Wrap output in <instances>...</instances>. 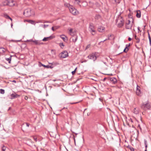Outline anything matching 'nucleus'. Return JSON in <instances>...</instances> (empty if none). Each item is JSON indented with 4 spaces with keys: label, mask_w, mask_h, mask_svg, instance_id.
I'll list each match as a JSON object with an SVG mask.
<instances>
[{
    "label": "nucleus",
    "mask_w": 151,
    "mask_h": 151,
    "mask_svg": "<svg viewBox=\"0 0 151 151\" xmlns=\"http://www.w3.org/2000/svg\"><path fill=\"white\" fill-rule=\"evenodd\" d=\"M38 65L40 67L42 66L44 67L45 68H53V67L50 66L49 65H45L44 64H42L40 62H38Z\"/></svg>",
    "instance_id": "obj_9"
},
{
    "label": "nucleus",
    "mask_w": 151,
    "mask_h": 151,
    "mask_svg": "<svg viewBox=\"0 0 151 151\" xmlns=\"http://www.w3.org/2000/svg\"><path fill=\"white\" fill-rule=\"evenodd\" d=\"M60 58H65L67 57L68 55L66 51H63L60 54Z\"/></svg>",
    "instance_id": "obj_6"
},
{
    "label": "nucleus",
    "mask_w": 151,
    "mask_h": 151,
    "mask_svg": "<svg viewBox=\"0 0 151 151\" xmlns=\"http://www.w3.org/2000/svg\"><path fill=\"white\" fill-rule=\"evenodd\" d=\"M54 27L55 30L56 29H58L60 27L58 26H54Z\"/></svg>",
    "instance_id": "obj_34"
},
{
    "label": "nucleus",
    "mask_w": 151,
    "mask_h": 151,
    "mask_svg": "<svg viewBox=\"0 0 151 151\" xmlns=\"http://www.w3.org/2000/svg\"><path fill=\"white\" fill-rule=\"evenodd\" d=\"M115 2L117 4H119L121 0H114Z\"/></svg>",
    "instance_id": "obj_37"
},
{
    "label": "nucleus",
    "mask_w": 151,
    "mask_h": 151,
    "mask_svg": "<svg viewBox=\"0 0 151 151\" xmlns=\"http://www.w3.org/2000/svg\"><path fill=\"white\" fill-rule=\"evenodd\" d=\"M5 93V91L4 90L2 89H0V93L2 94H4Z\"/></svg>",
    "instance_id": "obj_28"
},
{
    "label": "nucleus",
    "mask_w": 151,
    "mask_h": 151,
    "mask_svg": "<svg viewBox=\"0 0 151 151\" xmlns=\"http://www.w3.org/2000/svg\"><path fill=\"white\" fill-rule=\"evenodd\" d=\"M128 40L129 41H130L132 40V38H131L130 37H129L128 38Z\"/></svg>",
    "instance_id": "obj_51"
},
{
    "label": "nucleus",
    "mask_w": 151,
    "mask_h": 151,
    "mask_svg": "<svg viewBox=\"0 0 151 151\" xmlns=\"http://www.w3.org/2000/svg\"><path fill=\"white\" fill-rule=\"evenodd\" d=\"M139 112V109L138 108H135L134 109L133 112L134 113L136 114H138Z\"/></svg>",
    "instance_id": "obj_17"
},
{
    "label": "nucleus",
    "mask_w": 151,
    "mask_h": 151,
    "mask_svg": "<svg viewBox=\"0 0 151 151\" xmlns=\"http://www.w3.org/2000/svg\"><path fill=\"white\" fill-rule=\"evenodd\" d=\"M7 2L6 5L10 6H14L15 5L14 1L13 0H10L9 1H7Z\"/></svg>",
    "instance_id": "obj_11"
},
{
    "label": "nucleus",
    "mask_w": 151,
    "mask_h": 151,
    "mask_svg": "<svg viewBox=\"0 0 151 151\" xmlns=\"http://www.w3.org/2000/svg\"><path fill=\"white\" fill-rule=\"evenodd\" d=\"M9 19H10L11 21H12V19L10 17H9Z\"/></svg>",
    "instance_id": "obj_63"
},
{
    "label": "nucleus",
    "mask_w": 151,
    "mask_h": 151,
    "mask_svg": "<svg viewBox=\"0 0 151 151\" xmlns=\"http://www.w3.org/2000/svg\"><path fill=\"white\" fill-rule=\"evenodd\" d=\"M106 78H106V77L104 78L103 80V81H104L106 80Z\"/></svg>",
    "instance_id": "obj_54"
},
{
    "label": "nucleus",
    "mask_w": 151,
    "mask_h": 151,
    "mask_svg": "<svg viewBox=\"0 0 151 151\" xmlns=\"http://www.w3.org/2000/svg\"><path fill=\"white\" fill-rule=\"evenodd\" d=\"M52 30L53 31H55V28H54V27H52Z\"/></svg>",
    "instance_id": "obj_47"
},
{
    "label": "nucleus",
    "mask_w": 151,
    "mask_h": 151,
    "mask_svg": "<svg viewBox=\"0 0 151 151\" xmlns=\"http://www.w3.org/2000/svg\"><path fill=\"white\" fill-rule=\"evenodd\" d=\"M25 124H26V126L27 127H29L30 125V124L29 123H25Z\"/></svg>",
    "instance_id": "obj_48"
},
{
    "label": "nucleus",
    "mask_w": 151,
    "mask_h": 151,
    "mask_svg": "<svg viewBox=\"0 0 151 151\" xmlns=\"http://www.w3.org/2000/svg\"><path fill=\"white\" fill-rule=\"evenodd\" d=\"M77 68H76L75 69V70L74 71L72 72V73L73 75H74L75 73H76V70L77 69Z\"/></svg>",
    "instance_id": "obj_38"
},
{
    "label": "nucleus",
    "mask_w": 151,
    "mask_h": 151,
    "mask_svg": "<svg viewBox=\"0 0 151 151\" xmlns=\"http://www.w3.org/2000/svg\"><path fill=\"white\" fill-rule=\"evenodd\" d=\"M50 135L53 138H56V133H54L53 132H51L50 133Z\"/></svg>",
    "instance_id": "obj_21"
},
{
    "label": "nucleus",
    "mask_w": 151,
    "mask_h": 151,
    "mask_svg": "<svg viewBox=\"0 0 151 151\" xmlns=\"http://www.w3.org/2000/svg\"><path fill=\"white\" fill-rule=\"evenodd\" d=\"M149 40L150 42V46H151V39Z\"/></svg>",
    "instance_id": "obj_53"
},
{
    "label": "nucleus",
    "mask_w": 151,
    "mask_h": 151,
    "mask_svg": "<svg viewBox=\"0 0 151 151\" xmlns=\"http://www.w3.org/2000/svg\"><path fill=\"white\" fill-rule=\"evenodd\" d=\"M6 149V147L3 145L1 147V150L2 151H5Z\"/></svg>",
    "instance_id": "obj_29"
},
{
    "label": "nucleus",
    "mask_w": 151,
    "mask_h": 151,
    "mask_svg": "<svg viewBox=\"0 0 151 151\" xmlns=\"http://www.w3.org/2000/svg\"><path fill=\"white\" fill-rule=\"evenodd\" d=\"M130 44L129 43L128 44H127L126 45V47L123 50V52H127L129 50L128 47L130 46Z\"/></svg>",
    "instance_id": "obj_16"
},
{
    "label": "nucleus",
    "mask_w": 151,
    "mask_h": 151,
    "mask_svg": "<svg viewBox=\"0 0 151 151\" xmlns=\"http://www.w3.org/2000/svg\"><path fill=\"white\" fill-rule=\"evenodd\" d=\"M141 91L140 89H139V90H137V91H136V93L137 95L139 96H141Z\"/></svg>",
    "instance_id": "obj_20"
},
{
    "label": "nucleus",
    "mask_w": 151,
    "mask_h": 151,
    "mask_svg": "<svg viewBox=\"0 0 151 151\" xmlns=\"http://www.w3.org/2000/svg\"><path fill=\"white\" fill-rule=\"evenodd\" d=\"M28 97L27 96H25V97H24V99L25 100H27L28 99Z\"/></svg>",
    "instance_id": "obj_52"
},
{
    "label": "nucleus",
    "mask_w": 151,
    "mask_h": 151,
    "mask_svg": "<svg viewBox=\"0 0 151 151\" xmlns=\"http://www.w3.org/2000/svg\"><path fill=\"white\" fill-rule=\"evenodd\" d=\"M144 142L145 145V148H146L145 150L144 151H147V140L145 139L144 140Z\"/></svg>",
    "instance_id": "obj_25"
},
{
    "label": "nucleus",
    "mask_w": 151,
    "mask_h": 151,
    "mask_svg": "<svg viewBox=\"0 0 151 151\" xmlns=\"http://www.w3.org/2000/svg\"><path fill=\"white\" fill-rule=\"evenodd\" d=\"M127 148L129 149L131 151H134V148L132 147L131 146H130L128 145L127 146Z\"/></svg>",
    "instance_id": "obj_26"
},
{
    "label": "nucleus",
    "mask_w": 151,
    "mask_h": 151,
    "mask_svg": "<svg viewBox=\"0 0 151 151\" xmlns=\"http://www.w3.org/2000/svg\"><path fill=\"white\" fill-rule=\"evenodd\" d=\"M73 42H76L77 40V36L76 35L74 36L73 37Z\"/></svg>",
    "instance_id": "obj_24"
},
{
    "label": "nucleus",
    "mask_w": 151,
    "mask_h": 151,
    "mask_svg": "<svg viewBox=\"0 0 151 151\" xmlns=\"http://www.w3.org/2000/svg\"><path fill=\"white\" fill-rule=\"evenodd\" d=\"M48 26H49L48 25L44 24V28H45L46 27H47Z\"/></svg>",
    "instance_id": "obj_45"
},
{
    "label": "nucleus",
    "mask_w": 151,
    "mask_h": 151,
    "mask_svg": "<svg viewBox=\"0 0 151 151\" xmlns=\"http://www.w3.org/2000/svg\"><path fill=\"white\" fill-rule=\"evenodd\" d=\"M6 60L8 61L9 63H10L11 62V60L9 59V58H6Z\"/></svg>",
    "instance_id": "obj_35"
},
{
    "label": "nucleus",
    "mask_w": 151,
    "mask_h": 151,
    "mask_svg": "<svg viewBox=\"0 0 151 151\" xmlns=\"http://www.w3.org/2000/svg\"><path fill=\"white\" fill-rule=\"evenodd\" d=\"M55 38V36H54L51 35L50 37H44L42 40L43 41L45 42L49 40H52V39Z\"/></svg>",
    "instance_id": "obj_10"
},
{
    "label": "nucleus",
    "mask_w": 151,
    "mask_h": 151,
    "mask_svg": "<svg viewBox=\"0 0 151 151\" xmlns=\"http://www.w3.org/2000/svg\"><path fill=\"white\" fill-rule=\"evenodd\" d=\"M33 42L34 44L36 45H39L43 44V43L41 42V41L39 40H33Z\"/></svg>",
    "instance_id": "obj_13"
},
{
    "label": "nucleus",
    "mask_w": 151,
    "mask_h": 151,
    "mask_svg": "<svg viewBox=\"0 0 151 151\" xmlns=\"http://www.w3.org/2000/svg\"><path fill=\"white\" fill-rule=\"evenodd\" d=\"M60 46L62 48H63L64 46V45L63 43H60Z\"/></svg>",
    "instance_id": "obj_32"
},
{
    "label": "nucleus",
    "mask_w": 151,
    "mask_h": 151,
    "mask_svg": "<svg viewBox=\"0 0 151 151\" xmlns=\"http://www.w3.org/2000/svg\"><path fill=\"white\" fill-rule=\"evenodd\" d=\"M77 103H78V102L72 103H70V104H76Z\"/></svg>",
    "instance_id": "obj_58"
},
{
    "label": "nucleus",
    "mask_w": 151,
    "mask_h": 151,
    "mask_svg": "<svg viewBox=\"0 0 151 151\" xmlns=\"http://www.w3.org/2000/svg\"><path fill=\"white\" fill-rule=\"evenodd\" d=\"M130 20H128L127 22L125 24V27L127 29H131L132 25V24L130 23Z\"/></svg>",
    "instance_id": "obj_8"
},
{
    "label": "nucleus",
    "mask_w": 151,
    "mask_h": 151,
    "mask_svg": "<svg viewBox=\"0 0 151 151\" xmlns=\"http://www.w3.org/2000/svg\"><path fill=\"white\" fill-rule=\"evenodd\" d=\"M51 64L52 65H59V63L57 62H53Z\"/></svg>",
    "instance_id": "obj_31"
},
{
    "label": "nucleus",
    "mask_w": 151,
    "mask_h": 151,
    "mask_svg": "<svg viewBox=\"0 0 151 151\" xmlns=\"http://www.w3.org/2000/svg\"><path fill=\"white\" fill-rule=\"evenodd\" d=\"M60 37L65 42L67 40V39L66 38V36H65L64 35H61Z\"/></svg>",
    "instance_id": "obj_22"
},
{
    "label": "nucleus",
    "mask_w": 151,
    "mask_h": 151,
    "mask_svg": "<svg viewBox=\"0 0 151 151\" xmlns=\"http://www.w3.org/2000/svg\"><path fill=\"white\" fill-rule=\"evenodd\" d=\"M33 40L32 39H30V40H27L26 41V42H33Z\"/></svg>",
    "instance_id": "obj_40"
},
{
    "label": "nucleus",
    "mask_w": 151,
    "mask_h": 151,
    "mask_svg": "<svg viewBox=\"0 0 151 151\" xmlns=\"http://www.w3.org/2000/svg\"><path fill=\"white\" fill-rule=\"evenodd\" d=\"M138 37H137V36L136 35H134V38L135 39H136V38H137Z\"/></svg>",
    "instance_id": "obj_60"
},
{
    "label": "nucleus",
    "mask_w": 151,
    "mask_h": 151,
    "mask_svg": "<svg viewBox=\"0 0 151 151\" xmlns=\"http://www.w3.org/2000/svg\"><path fill=\"white\" fill-rule=\"evenodd\" d=\"M72 31H73V29H70V30H69V31L70 32V33H71L72 32Z\"/></svg>",
    "instance_id": "obj_55"
},
{
    "label": "nucleus",
    "mask_w": 151,
    "mask_h": 151,
    "mask_svg": "<svg viewBox=\"0 0 151 151\" xmlns=\"http://www.w3.org/2000/svg\"><path fill=\"white\" fill-rule=\"evenodd\" d=\"M96 53H93L92 54H90L88 56L87 58L89 59L93 60V61H95L97 59V57L96 56Z\"/></svg>",
    "instance_id": "obj_5"
},
{
    "label": "nucleus",
    "mask_w": 151,
    "mask_h": 151,
    "mask_svg": "<svg viewBox=\"0 0 151 151\" xmlns=\"http://www.w3.org/2000/svg\"><path fill=\"white\" fill-rule=\"evenodd\" d=\"M6 51V49L3 47H0V53L3 54Z\"/></svg>",
    "instance_id": "obj_18"
},
{
    "label": "nucleus",
    "mask_w": 151,
    "mask_h": 151,
    "mask_svg": "<svg viewBox=\"0 0 151 151\" xmlns=\"http://www.w3.org/2000/svg\"><path fill=\"white\" fill-rule=\"evenodd\" d=\"M129 123H123V125L124 126H126V127H127V125H129Z\"/></svg>",
    "instance_id": "obj_42"
},
{
    "label": "nucleus",
    "mask_w": 151,
    "mask_h": 151,
    "mask_svg": "<svg viewBox=\"0 0 151 151\" xmlns=\"http://www.w3.org/2000/svg\"><path fill=\"white\" fill-rule=\"evenodd\" d=\"M142 108L144 110H146L147 109H150L151 108V106L149 103H147L145 104H143L142 106Z\"/></svg>",
    "instance_id": "obj_7"
},
{
    "label": "nucleus",
    "mask_w": 151,
    "mask_h": 151,
    "mask_svg": "<svg viewBox=\"0 0 151 151\" xmlns=\"http://www.w3.org/2000/svg\"><path fill=\"white\" fill-rule=\"evenodd\" d=\"M135 46L136 47V48L138 49H139V47H138L136 45H135Z\"/></svg>",
    "instance_id": "obj_59"
},
{
    "label": "nucleus",
    "mask_w": 151,
    "mask_h": 151,
    "mask_svg": "<svg viewBox=\"0 0 151 151\" xmlns=\"http://www.w3.org/2000/svg\"><path fill=\"white\" fill-rule=\"evenodd\" d=\"M76 1H77V3L78 4L80 2V1L79 0H76Z\"/></svg>",
    "instance_id": "obj_57"
},
{
    "label": "nucleus",
    "mask_w": 151,
    "mask_h": 151,
    "mask_svg": "<svg viewBox=\"0 0 151 151\" xmlns=\"http://www.w3.org/2000/svg\"><path fill=\"white\" fill-rule=\"evenodd\" d=\"M99 101L101 102H102L103 101V99L101 98H99Z\"/></svg>",
    "instance_id": "obj_50"
},
{
    "label": "nucleus",
    "mask_w": 151,
    "mask_h": 151,
    "mask_svg": "<svg viewBox=\"0 0 151 151\" xmlns=\"http://www.w3.org/2000/svg\"><path fill=\"white\" fill-rule=\"evenodd\" d=\"M65 6L68 7L71 13L74 15H76L79 14V12L73 6L70 5L69 3H65Z\"/></svg>",
    "instance_id": "obj_1"
},
{
    "label": "nucleus",
    "mask_w": 151,
    "mask_h": 151,
    "mask_svg": "<svg viewBox=\"0 0 151 151\" xmlns=\"http://www.w3.org/2000/svg\"><path fill=\"white\" fill-rule=\"evenodd\" d=\"M105 40H110V38H109V37H108V38L106 39Z\"/></svg>",
    "instance_id": "obj_62"
},
{
    "label": "nucleus",
    "mask_w": 151,
    "mask_h": 151,
    "mask_svg": "<svg viewBox=\"0 0 151 151\" xmlns=\"http://www.w3.org/2000/svg\"><path fill=\"white\" fill-rule=\"evenodd\" d=\"M111 83L112 84H115L117 82V80L116 78L114 77L111 78H110Z\"/></svg>",
    "instance_id": "obj_12"
},
{
    "label": "nucleus",
    "mask_w": 151,
    "mask_h": 151,
    "mask_svg": "<svg viewBox=\"0 0 151 151\" xmlns=\"http://www.w3.org/2000/svg\"><path fill=\"white\" fill-rule=\"evenodd\" d=\"M138 128H139V129L141 131V130H142V128H141V127H140V124H138Z\"/></svg>",
    "instance_id": "obj_44"
},
{
    "label": "nucleus",
    "mask_w": 151,
    "mask_h": 151,
    "mask_svg": "<svg viewBox=\"0 0 151 151\" xmlns=\"http://www.w3.org/2000/svg\"><path fill=\"white\" fill-rule=\"evenodd\" d=\"M4 17L7 19H9V16L8 15L6 14H4Z\"/></svg>",
    "instance_id": "obj_30"
},
{
    "label": "nucleus",
    "mask_w": 151,
    "mask_h": 151,
    "mask_svg": "<svg viewBox=\"0 0 151 151\" xmlns=\"http://www.w3.org/2000/svg\"><path fill=\"white\" fill-rule=\"evenodd\" d=\"M106 41V40H104V41H101L100 43H101V42H105V41Z\"/></svg>",
    "instance_id": "obj_56"
},
{
    "label": "nucleus",
    "mask_w": 151,
    "mask_h": 151,
    "mask_svg": "<svg viewBox=\"0 0 151 151\" xmlns=\"http://www.w3.org/2000/svg\"><path fill=\"white\" fill-rule=\"evenodd\" d=\"M11 99H14L16 98H18L20 97V95L18 94H14V93L12 94L11 95Z\"/></svg>",
    "instance_id": "obj_15"
},
{
    "label": "nucleus",
    "mask_w": 151,
    "mask_h": 151,
    "mask_svg": "<svg viewBox=\"0 0 151 151\" xmlns=\"http://www.w3.org/2000/svg\"><path fill=\"white\" fill-rule=\"evenodd\" d=\"M23 14L26 17H28L34 14V13L32 10L28 8L24 10Z\"/></svg>",
    "instance_id": "obj_3"
},
{
    "label": "nucleus",
    "mask_w": 151,
    "mask_h": 151,
    "mask_svg": "<svg viewBox=\"0 0 151 151\" xmlns=\"http://www.w3.org/2000/svg\"><path fill=\"white\" fill-rule=\"evenodd\" d=\"M135 39L136 40V42L137 43H139V42L140 40H139V39L138 37L136 38V39Z\"/></svg>",
    "instance_id": "obj_33"
},
{
    "label": "nucleus",
    "mask_w": 151,
    "mask_h": 151,
    "mask_svg": "<svg viewBox=\"0 0 151 151\" xmlns=\"http://www.w3.org/2000/svg\"><path fill=\"white\" fill-rule=\"evenodd\" d=\"M137 29H138V32H141V31L140 29V27H137Z\"/></svg>",
    "instance_id": "obj_43"
},
{
    "label": "nucleus",
    "mask_w": 151,
    "mask_h": 151,
    "mask_svg": "<svg viewBox=\"0 0 151 151\" xmlns=\"http://www.w3.org/2000/svg\"><path fill=\"white\" fill-rule=\"evenodd\" d=\"M89 30L90 32H91L93 35H94L96 34V31L94 29V27L92 23H90L89 24Z\"/></svg>",
    "instance_id": "obj_4"
},
{
    "label": "nucleus",
    "mask_w": 151,
    "mask_h": 151,
    "mask_svg": "<svg viewBox=\"0 0 151 151\" xmlns=\"http://www.w3.org/2000/svg\"><path fill=\"white\" fill-rule=\"evenodd\" d=\"M90 45H88L87 46L86 48V49L90 47Z\"/></svg>",
    "instance_id": "obj_46"
},
{
    "label": "nucleus",
    "mask_w": 151,
    "mask_h": 151,
    "mask_svg": "<svg viewBox=\"0 0 151 151\" xmlns=\"http://www.w3.org/2000/svg\"><path fill=\"white\" fill-rule=\"evenodd\" d=\"M143 43H144V42H142H142H141V46H142L143 45Z\"/></svg>",
    "instance_id": "obj_61"
},
{
    "label": "nucleus",
    "mask_w": 151,
    "mask_h": 151,
    "mask_svg": "<svg viewBox=\"0 0 151 151\" xmlns=\"http://www.w3.org/2000/svg\"><path fill=\"white\" fill-rule=\"evenodd\" d=\"M141 12L139 10H137L136 11V16L137 17L139 18L141 17Z\"/></svg>",
    "instance_id": "obj_19"
},
{
    "label": "nucleus",
    "mask_w": 151,
    "mask_h": 151,
    "mask_svg": "<svg viewBox=\"0 0 151 151\" xmlns=\"http://www.w3.org/2000/svg\"><path fill=\"white\" fill-rule=\"evenodd\" d=\"M101 18V16L99 14H96L95 15V18L96 19L98 20Z\"/></svg>",
    "instance_id": "obj_23"
},
{
    "label": "nucleus",
    "mask_w": 151,
    "mask_h": 151,
    "mask_svg": "<svg viewBox=\"0 0 151 151\" xmlns=\"http://www.w3.org/2000/svg\"><path fill=\"white\" fill-rule=\"evenodd\" d=\"M140 88V87L138 85H137V87H136V91H137V90H139V88Z\"/></svg>",
    "instance_id": "obj_41"
},
{
    "label": "nucleus",
    "mask_w": 151,
    "mask_h": 151,
    "mask_svg": "<svg viewBox=\"0 0 151 151\" xmlns=\"http://www.w3.org/2000/svg\"><path fill=\"white\" fill-rule=\"evenodd\" d=\"M120 15L121 14L118 15V17H117L116 19V23H118V26L119 27H121L123 26L124 22V20Z\"/></svg>",
    "instance_id": "obj_2"
},
{
    "label": "nucleus",
    "mask_w": 151,
    "mask_h": 151,
    "mask_svg": "<svg viewBox=\"0 0 151 151\" xmlns=\"http://www.w3.org/2000/svg\"><path fill=\"white\" fill-rule=\"evenodd\" d=\"M11 41L13 42H20V40H11Z\"/></svg>",
    "instance_id": "obj_36"
},
{
    "label": "nucleus",
    "mask_w": 151,
    "mask_h": 151,
    "mask_svg": "<svg viewBox=\"0 0 151 151\" xmlns=\"http://www.w3.org/2000/svg\"><path fill=\"white\" fill-rule=\"evenodd\" d=\"M33 139L36 142L37 141V138L36 137H33Z\"/></svg>",
    "instance_id": "obj_39"
},
{
    "label": "nucleus",
    "mask_w": 151,
    "mask_h": 151,
    "mask_svg": "<svg viewBox=\"0 0 151 151\" xmlns=\"http://www.w3.org/2000/svg\"><path fill=\"white\" fill-rule=\"evenodd\" d=\"M87 61V60H83V61H82L81 62L82 63H84V62H86Z\"/></svg>",
    "instance_id": "obj_49"
},
{
    "label": "nucleus",
    "mask_w": 151,
    "mask_h": 151,
    "mask_svg": "<svg viewBox=\"0 0 151 151\" xmlns=\"http://www.w3.org/2000/svg\"><path fill=\"white\" fill-rule=\"evenodd\" d=\"M27 22L29 23L33 24H35V21L32 20H29L27 21Z\"/></svg>",
    "instance_id": "obj_27"
},
{
    "label": "nucleus",
    "mask_w": 151,
    "mask_h": 151,
    "mask_svg": "<svg viewBox=\"0 0 151 151\" xmlns=\"http://www.w3.org/2000/svg\"><path fill=\"white\" fill-rule=\"evenodd\" d=\"M105 28L102 26H99L98 29V31L101 32H103L105 31Z\"/></svg>",
    "instance_id": "obj_14"
},
{
    "label": "nucleus",
    "mask_w": 151,
    "mask_h": 151,
    "mask_svg": "<svg viewBox=\"0 0 151 151\" xmlns=\"http://www.w3.org/2000/svg\"><path fill=\"white\" fill-rule=\"evenodd\" d=\"M127 126H128L129 127H131V125H130V124H129V125H127Z\"/></svg>",
    "instance_id": "obj_64"
}]
</instances>
